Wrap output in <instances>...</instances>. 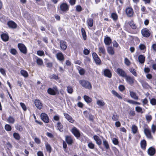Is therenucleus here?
Here are the masks:
<instances>
[{
	"mask_svg": "<svg viewBox=\"0 0 156 156\" xmlns=\"http://www.w3.org/2000/svg\"><path fill=\"white\" fill-rule=\"evenodd\" d=\"M111 17L114 21H116L118 19L117 15L115 13H113L111 14Z\"/></svg>",
	"mask_w": 156,
	"mask_h": 156,
	"instance_id": "43",
	"label": "nucleus"
},
{
	"mask_svg": "<svg viewBox=\"0 0 156 156\" xmlns=\"http://www.w3.org/2000/svg\"><path fill=\"white\" fill-rule=\"evenodd\" d=\"M7 122L10 124H14L15 122V119L12 116H10L7 119Z\"/></svg>",
	"mask_w": 156,
	"mask_h": 156,
	"instance_id": "28",
	"label": "nucleus"
},
{
	"mask_svg": "<svg viewBox=\"0 0 156 156\" xmlns=\"http://www.w3.org/2000/svg\"><path fill=\"white\" fill-rule=\"evenodd\" d=\"M51 79H53L56 80H57L58 79V76L55 74H53L50 76Z\"/></svg>",
	"mask_w": 156,
	"mask_h": 156,
	"instance_id": "56",
	"label": "nucleus"
},
{
	"mask_svg": "<svg viewBox=\"0 0 156 156\" xmlns=\"http://www.w3.org/2000/svg\"><path fill=\"white\" fill-rule=\"evenodd\" d=\"M13 136L14 138L17 140H19L20 138V135L17 133H15L13 134Z\"/></svg>",
	"mask_w": 156,
	"mask_h": 156,
	"instance_id": "42",
	"label": "nucleus"
},
{
	"mask_svg": "<svg viewBox=\"0 0 156 156\" xmlns=\"http://www.w3.org/2000/svg\"><path fill=\"white\" fill-rule=\"evenodd\" d=\"M127 82L130 85H132L134 82V79L133 77L126 75L125 77Z\"/></svg>",
	"mask_w": 156,
	"mask_h": 156,
	"instance_id": "3",
	"label": "nucleus"
},
{
	"mask_svg": "<svg viewBox=\"0 0 156 156\" xmlns=\"http://www.w3.org/2000/svg\"><path fill=\"white\" fill-rule=\"evenodd\" d=\"M5 129L7 131H10L11 130L12 128L11 126L9 124H6L5 126Z\"/></svg>",
	"mask_w": 156,
	"mask_h": 156,
	"instance_id": "49",
	"label": "nucleus"
},
{
	"mask_svg": "<svg viewBox=\"0 0 156 156\" xmlns=\"http://www.w3.org/2000/svg\"><path fill=\"white\" fill-rule=\"evenodd\" d=\"M112 141L113 143L116 145L118 144V140L115 138H113L112 139Z\"/></svg>",
	"mask_w": 156,
	"mask_h": 156,
	"instance_id": "59",
	"label": "nucleus"
},
{
	"mask_svg": "<svg viewBox=\"0 0 156 156\" xmlns=\"http://www.w3.org/2000/svg\"><path fill=\"white\" fill-rule=\"evenodd\" d=\"M92 55L95 63L98 65H100L101 61L97 54L95 52H94L93 53Z\"/></svg>",
	"mask_w": 156,
	"mask_h": 156,
	"instance_id": "2",
	"label": "nucleus"
},
{
	"mask_svg": "<svg viewBox=\"0 0 156 156\" xmlns=\"http://www.w3.org/2000/svg\"><path fill=\"white\" fill-rule=\"evenodd\" d=\"M151 129L153 133L154 134L156 130V126L153 124L151 127Z\"/></svg>",
	"mask_w": 156,
	"mask_h": 156,
	"instance_id": "52",
	"label": "nucleus"
},
{
	"mask_svg": "<svg viewBox=\"0 0 156 156\" xmlns=\"http://www.w3.org/2000/svg\"><path fill=\"white\" fill-rule=\"evenodd\" d=\"M45 146L47 151L49 152H51V148L50 145L48 143H47L45 144Z\"/></svg>",
	"mask_w": 156,
	"mask_h": 156,
	"instance_id": "45",
	"label": "nucleus"
},
{
	"mask_svg": "<svg viewBox=\"0 0 156 156\" xmlns=\"http://www.w3.org/2000/svg\"><path fill=\"white\" fill-rule=\"evenodd\" d=\"M155 153V149L152 147H151L148 148V154L150 156L154 155Z\"/></svg>",
	"mask_w": 156,
	"mask_h": 156,
	"instance_id": "16",
	"label": "nucleus"
},
{
	"mask_svg": "<svg viewBox=\"0 0 156 156\" xmlns=\"http://www.w3.org/2000/svg\"><path fill=\"white\" fill-rule=\"evenodd\" d=\"M87 24L89 27H92L93 26V20L91 18H89L87 20Z\"/></svg>",
	"mask_w": 156,
	"mask_h": 156,
	"instance_id": "29",
	"label": "nucleus"
},
{
	"mask_svg": "<svg viewBox=\"0 0 156 156\" xmlns=\"http://www.w3.org/2000/svg\"><path fill=\"white\" fill-rule=\"evenodd\" d=\"M18 46L21 52L24 54L27 53V48L24 44H18Z\"/></svg>",
	"mask_w": 156,
	"mask_h": 156,
	"instance_id": "4",
	"label": "nucleus"
},
{
	"mask_svg": "<svg viewBox=\"0 0 156 156\" xmlns=\"http://www.w3.org/2000/svg\"><path fill=\"white\" fill-rule=\"evenodd\" d=\"M93 137L96 143L98 145H101L102 143V142L99 137L97 135L94 136Z\"/></svg>",
	"mask_w": 156,
	"mask_h": 156,
	"instance_id": "20",
	"label": "nucleus"
},
{
	"mask_svg": "<svg viewBox=\"0 0 156 156\" xmlns=\"http://www.w3.org/2000/svg\"><path fill=\"white\" fill-rule=\"evenodd\" d=\"M140 146L141 148L144 150H145L146 146V142L145 140H143L140 142Z\"/></svg>",
	"mask_w": 156,
	"mask_h": 156,
	"instance_id": "27",
	"label": "nucleus"
},
{
	"mask_svg": "<svg viewBox=\"0 0 156 156\" xmlns=\"http://www.w3.org/2000/svg\"><path fill=\"white\" fill-rule=\"evenodd\" d=\"M2 39L4 41H8L9 37L8 34H3L1 35Z\"/></svg>",
	"mask_w": 156,
	"mask_h": 156,
	"instance_id": "23",
	"label": "nucleus"
},
{
	"mask_svg": "<svg viewBox=\"0 0 156 156\" xmlns=\"http://www.w3.org/2000/svg\"><path fill=\"white\" fill-rule=\"evenodd\" d=\"M47 92L50 95H55L56 94V92L55 91V90L51 88H49L48 89Z\"/></svg>",
	"mask_w": 156,
	"mask_h": 156,
	"instance_id": "31",
	"label": "nucleus"
},
{
	"mask_svg": "<svg viewBox=\"0 0 156 156\" xmlns=\"http://www.w3.org/2000/svg\"><path fill=\"white\" fill-rule=\"evenodd\" d=\"M141 32L142 35L145 37H148L150 35V32L147 28H144L142 30Z\"/></svg>",
	"mask_w": 156,
	"mask_h": 156,
	"instance_id": "5",
	"label": "nucleus"
},
{
	"mask_svg": "<svg viewBox=\"0 0 156 156\" xmlns=\"http://www.w3.org/2000/svg\"><path fill=\"white\" fill-rule=\"evenodd\" d=\"M119 89L121 91H123L125 89V87L122 85H120L119 87Z\"/></svg>",
	"mask_w": 156,
	"mask_h": 156,
	"instance_id": "62",
	"label": "nucleus"
},
{
	"mask_svg": "<svg viewBox=\"0 0 156 156\" xmlns=\"http://www.w3.org/2000/svg\"><path fill=\"white\" fill-rule=\"evenodd\" d=\"M103 144L106 149H108L109 148V145L107 141L105 139L103 140Z\"/></svg>",
	"mask_w": 156,
	"mask_h": 156,
	"instance_id": "39",
	"label": "nucleus"
},
{
	"mask_svg": "<svg viewBox=\"0 0 156 156\" xmlns=\"http://www.w3.org/2000/svg\"><path fill=\"white\" fill-rule=\"evenodd\" d=\"M66 140L69 144H72L73 143V139L70 136H66Z\"/></svg>",
	"mask_w": 156,
	"mask_h": 156,
	"instance_id": "26",
	"label": "nucleus"
},
{
	"mask_svg": "<svg viewBox=\"0 0 156 156\" xmlns=\"http://www.w3.org/2000/svg\"><path fill=\"white\" fill-rule=\"evenodd\" d=\"M71 131L73 135L77 138L80 136V133L79 130L76 128L74 127L72 129Z\"/></svg>",
	"mask_w": 156,
	"mask_h": 156,
	"instance_id": "11",
	"label": "nucleus"
},
{
	"mask_svg": "<svg viewBox=\"0 0 156 156\" xmlns=\"http://www.w3.org/2000/svg\"><path fill=\"white\" fill-rule=\"evenodd\" d=\"M10 52L13 55H16L17 53V51L15 49L12 48L11 49Z\"/></svg>",
	"mask_w": 156,
	"mask_h": 156,
	"instance_id": "58",
	"label": "nucleus"
},
{
	"mask_svg": "<svg viewBox=\"0 0 156 156\" xmlns=\"http://www.w3.org/2000/svg\"><path fill=\"white\" fill-rule=\"evenodd\" d=\"M97 104L100 106H103L105 105V103L102 101L98 100L97 101Z\"/></svg>",
	"mask_w": 156,
	"mask_h": 156,
	"instance_id": "44",
	"label": "nucleus"
},
{
	"mask_svg": "<svg viewBox=\"0 0 156 156\" xmlns=\"http://www.w3.org/2000/svg\"><path fill=\"white\" fill-rule=\"evenodd\" d=\"M34 104L36 107L39 109H41L42 107V104L40 100L36 99L35 100Z\"/></svg>",
	"mask_w": 156,
	"mask_h": 156,
	"instance_id": "13",
	"label": "nucleus"
},
{
	"mask_svg": "<svg viewBox=\"0 0 156 156\" xmlns=\"http://www.w3.org/2000/svg\"><path fill=\"white\" fill-rule=\"evenodd\" d=\"M79 83L85 88L90 90L92 88V86L90 83L88 81L84 80H80L79 81Z\"/></svg>",
	"mask_w": 156,
	"mask_h": 156,
	"instance_id": "1",
	"label": "nucleus"
},
{
	"mask_svg": "<svg viewBox=\"0 0 156 156\" xmlns=\"http://www.w3.org/2000/svg\"><path fill=\"white\" fill-rule=\"evenodd\" d=\"M135 110L138 112H140L143 113V112L142 111V108L140 106H137L135 108Z\"/></svg>",
	"mask_w": 156,
	"mask_h": 156,
	"instance_id": "46",
	"label": "nucleus"
},
{
	"mask_svg": "<svg viewBox=\"0 0 156 156\" xmlns=\"http://www.w3.org/2000/svg\"><path fill=\"white\" fill-rule=\"evenodd\" d=\"M105 44L108 45H109L112 43V40L108 37H105L104 40Z\"/></svg>",
	"mask_w": 156,
	"mask_h": 156,
	"instance_id": "21",
	"label": "nucleus"
},
{
	"mask_svg": "<svg viewBox=\"0 0 156 156\" xmlns=\"http://www.w3.org/2000/svg\"><path fill=\"white\" fill-rule=\"evenodd\" d=\"M60 9L62 11L66 12L69 10V6L66 3H63L60 5Z\"/></svg>",
	"mask_w": 156,
	"mask_h": 156,
	"instance_id": "6",
	"label": "nucleus"
},
{
	"mask_svg": "<svg viewBox=\"0 0 156 156\" xmlns=\"http://www.w3.org/2000/svg\"><path fill=\"white\" fill-rule=\"evenodd\" d=\"M107 51L108 54L111 55H113L114 54V50L112 47H108L107 48Z\"/></svg>",
	"mask_w": 156,
	"mask_h": 156,
	"instance_id": "22",
	"label": "nucleus"
},
{
	"mask_svg": "<svg viewBox=\"0 0 156 156\" xmlns=\"http://www.w3.org/2000/svg\"><path fill=\"white\" fill-rule=\"evenodd\" d=\"M88 146L90 149H93L94 148V144L92 142H90L88 144Z\"/></svg>",
	"mask_w": 156,
	"mask_h": 156,
	"instance_id": "54",
	"label": "nucleus"
},
{
	"mask_svg": "<svg viewBox=\"0 0 156 156\" xmlns=\"http://www.w3.org/2000/svg\"><path fill=\"white\" fill-rule=\"evenodd\" d=\"M129 70L130 72L135 76H137V74L136 73V70L133 68H132L129 69Z\"/></svg>",
	"mask_w": 156,
	"mask_h": 156,
	"instance_id": "40",
	"label": "nucleus"
},
{
	"mask_svg": "<svg viewBox=\"0 0 156 156\" xmlns=\"http://www.w3.org/2000/svg\"><path fill=\"white\" fill-rule=\"evenodd\" d=\"M126 12L128 17L132 16L134 13L133 9L130 7L127 8L126 10Z\"/></svg>",
	"mask_w": 156,
	"mask_h": 156,
	"instance_id": "9",
	"label": "nucleus"
},
{
	"mask_svg": "<svg viewBox=\"0 0 156 156\" xmlns=\"http://www.w3.org/2000/svg\"><path fill=\"white\" fill-rule=\"evenodd\" d=\"M41 119L45 122L48 123L49 122V118L47 115L44 113H42L41 115Z\"/></svg>",
	"mask_w": 156,
	"mask_h": 156,
	"instance_id": "12",
	"label": "nucleus"
},
{
	"mask_svg": "<svg viewBox=\"0 0 156 156\" xmlns=\"http://www.w3.org/2000/svg\"><path fill=\"white\" fill-rule=\"evenodd\" d=\"M83 98L85 101L87 103H89L91 101V98L87 96L84 95L83 97Z\"/></svg>",
	"mask_w": 156,
	"mask_h": 156,
	"instance_id": "34",
	"label": "nucleus"
},
{
	"mask_svg": "<svg viewBox=\"0 0 156 156\" xmlns=\"http://www.w3.org/2000/svg\"><path fill=\"white\" fill-rule=\"evenodd\" d=\"M7 24L9 27L12 28H16L17 27L16 24L12 21H10L8 22Z\"/></svg>",
	"mask_w": 156,
	"mask_h": 156,
	"instance_id": "14",
	"label": "nucleus"
},
{
	"mask_svg": "<svg viewBox=\"0 0 156 156\" xmlns=\"http://www.w3.org/2000/svg\"><path fill=\"white\" fill-rule=\"evenodd\" d=\"M112 93L116 97L119 99H122V97L117 92L114 90H112Z\"/></svg>",
	"mask_w": 156,
	"mask_h": 156,
	"instance_id": "30",
	"label": "nucleus"
},
{
	"mask_svg": "<svg viewBox=\"0 0 156 156\" xmlns=\"http://www.w3.org/2000/svg\"><path fill=\"white\" fill-rule=\"evenodd\" d=\"M7 18L4 15H2L0 17V20L2 23L5 22Z\"/></svg>",
	"mask_w": 156,
	"mask_h": 156,
	"instance_id": "47",
	"label": "nucleus"
},
{
	"mask_svg": "<svg viewBox=\"0 0 156 156\" xmlns=\"http://www.w3.org/2000/svg\"><path fill=\"white\" fill-rule=\"evenodd\" d=\"M116 72L119 76L122 77H125L127 75L126 73L122 69L120 68H118L116 70Z\"/></svg>",
	"mask_w": 156,
	"mask_h": 156,
	"instance_id": "10",
	"label": "nucleus"
},
{
	"mask_svg": "<svg viewBox=\"0 0 156 156\" xmlns=\"http://www.w3.org/2000/svg\"><path fill=\"white\" fill-rule=\"evenodd\" d=\"M64 115L65 118L71 123H73L74 122V120L73 119L72 117L67 113H64Z\"/></svg>",
	"mask_w": 156,
	"mask_h": 156,
	"instance_id": "18",
	"label": "nucleus"
},
{
	"mask_svg": "<svg viewBox=\"0 0 156 156\" xmlns=\"http://www.w3.org/2000/svg\"><path fill=\"white\" fill-rule=\"evenodd\" d=\"M60 47L61 49L65 50L67 48L66 42L63 41H61L60 42Z\"/></svg>",
	"mask_w": 156,
	"mask_h": 156,
	"instance_id": "17",
	"label": "nucleus"
},
{
	"mask_svg": "<svg viewBox=\"0 0 156 156\" xmlns=\"http://www.w3.org/2000/svg\"><path fill=\"white\" fill-rule=\"evenodd\" d=\"M99 55L101 56V54L103 55V57L105 56L106 54V52L105 48L104 46L100 47L98 48Z\"/></svg>",
	"mask_w": 156,
	"mask_h": 156,
	"instance_id": "8",
	"label": "nucleus"
},
{
	"mask_svg": "<svg viewBox=\"0 0 156 156\" xmlns=\"http://www.w3.org/2000/svg\"><path fill=\"white\" fill-rule=\"evenodd\" d=\"M21 74L24 77H27L28 76V73L25 70H21L20 71Z\"/></svg>",
	"mask_w": 156,
	"mask_h": 156,
	"instance_id": "36",
	"label": "nucleus"
},
{
	"mask_svg": "<svg viewBox=\"0 0 156 156\" xmlns=\"http://www.w3.org/2000/svg\"><path fill=\"white\" fill-rule=\"evenodd\" d=\"M57 125L58 129L60 132H62L63 130L62 129V128L63 126V125L61 124V122H58Z\"/></svg>",
	"mask_w": 156,
	"mask_h": 156,
	"instance_id": "37",
	"label": "nucleus"
},
{
	"mask_svg": "<svg viewBox=\"0 0 156 156\" xmlns=\"http://www.w3.org/2000/svg\"><path fill=\"white\" fill-rule=\"evenodd\" d=\"M144 132L147 137L149 139H152L153 137L151 134L150 130L148 128H145L144 129Z\"/></svg>",
	"mask_w": 156,
	"mask_h": 156,
	"instance_id": "7",
	"label": "nucleus"
},
{
	"mask_svg": "<svg viewBox=\"0 0 156 156\" xmlns=\"http://www.w3.org/2000/svg\"><path fill=\"white\" fill-rule=\"evenodd\" d=\"M138 59L139 62L143 64L144 62L145 58L144 55H139Z\"/></svg>",
	"mask_w": 156,
	"mask_h": 156,
	"instance_id": "24",
	"label": "nucleus"
},
{
	"mask_svg": "<svg viewBox=\"0 0 156 156\" xmlns=\"http://www.w3.org/2000/svg\"><path fill=\"white\" fill-rule=\"evenodd\" d=\"M90 50H88L86 48H85L83 51V54L86 55H88L90 52Z\"/></svg>",
	"mask_w": 156,
	"mask_h": 156,
	"instance_id": "50",
	"label": "nucleus"
},
{
	"mask_svg": "<svg viewBox=\"0 0 156 156\" xmlns=\"http://www.w3.org/2000/svg\"><path fill=\"white\" fill-rule=\"evenodd\" d=\"M37 54L40 56L44 55V52L42 51H37Z\"/></svg>",
	"mask_w": 156,
	"mask_h": 156,
	"instance_id": "57",
	"label": "nucleus"
},
{
	"mask_svg": "<svg viewBox=\"0 0 156 156\" xmlns=\"http://www.w3.org/2000/svg\"><path fill=\"white\" fill-rule=\"evenodd\" d=\"M131 129L133 133L134 134H135L136 133L137 131V127L136 126L133 125L131 127Z\"/></svg>",
	"mask_w": 156,
	"mask_h": 156,
	"instance_id": "38",
	"label": "nucleus"
},
{
	"mask_svg": "<svg viewBox=\"0 0 156 156\" xmlns=\"http://www.w3.org/2000/svg\"><path fill=\"white\" fill-rule=\"evenodd\" d=\"M150 103L152 105H156V99L154 98H152L150 100Z\"/></svg>",
	"mask_w": 156,
	"mask_h": 156,
	"instance_id": "55",
	"label": "nucleus"
},
{
	"mask_svg": "<svg viewBox=\"0 0 156 156\" xmlns=\"http://www.w3.org/2000/svg\"><path fill=\"white\" fill-rule=\"evenodd\" d=\"M76 11L78 12H80L82 10V7L80 5H78L76 6Z\"/></svg>",
	"mask_w": 156,
	"mask_h": 156,
	"instance_id": "53",
	"label": "nucleus"
},
{
	"mask_svg": "<svg viewBox=\"0 0 156 156\" xmlns=\"http://www.w3.org/2000/svg\"><path fill=\"white\" fill-rule=\"evenodd\" d=\"M81 31L83 39L85 40L87 38V36L85 30L83 28H82L81 29Z\"/></svg>",
	"mask_w": 156,
	"mask_h": 156,
	"instance_id": "35",
	"label": "nucleus"
},
{
	"mask_svg": "<svg viewBox=\"0 0 156 156\" xmlns=\"http://www.w3.org/2000/svg\"><path fill=\"white\" fill-rule=\"evenodd\" d=\"M129 24L131 27L134 29H135L136 28V26L134 23V22L133 21H131L129 23Z\"/></svg>",
	"mask_w": 156,
	"mask_h": 156,
	"instance_id": "41",
	"label": "nucleus"
},
{
	"mask_svg": "<svg viewBox=\"0 0 156 156\" xmlns=\"http://www.w3.org/2000/svg\"><path fill=\"white\" fill-rule=\"evenodd\" d=\"M67 90L69 94H72L73 92V89L72 87L69 86L67 87Z\"/></svg>",
	"mask_w": 156,
	"mask_h": 156,
	"instance_id": "48",
	"label": "nucleus"
},
{
	"mask_svg": "<svg viewBox=\"0 0 156 156\" xmlns=\"http://www.w3.org/2000/svg\"><path fill=\"white\" fill-rule=\"evenodd\" d=\"M118 116L115 114H114L112 117V119L114 121L118 120Z\"/></svg>",
	"mask_w": 156,
	"mask_h": 156,
	"instance_id": "63",
	"label": "nucleus"
},
{
	"mask_svg": "<svg viewBox=\"0 0 156 156\" xmlns=\"http://www.w3.org/2000/svg\"><path fill=\"white\" fill-rule=\"evenodd\" d=\"M113 45L114 47L117 48L119 46V44L115 41L113 42Z\"/></svg>",
	"mask_w": 156,
	"mask_h": 156,
	"instance_id": "64",
	"label": "nucleus"
},
{
	"mask_svg": "<svg viewBox=\"0 0 156 156\" xmlns=\"http://www.w3.org/2000/svg\"><path fill=\"white\" fill-rule=\"evenodd\" d=\"M15 127L20 132L23 130V127L22 126L18 124L15 125Z\"/></svg>",
	"mask_w": 156,
	"mask_h": 156,
	"instance_id": "33",
	"label": "nucleus"
},
{
	"mask_svg": "<svg viewBox=\"0 0 156 156\" xmlns=\"http://www.w3.org/2000/svg\"><path fill=\"white\" fill-rule=\"evenodd\" d=\"M56 57L57 59L60 61H63L64 60V58L62 53L60 52L56 54Z\"/></svg>",
	"mask_w": 156,
	"mask_h": 156,
	"instance_id": "19",
	"label": "nucleus"
},
{
	"mask_svg": "<svg viewBox=\"0 0 156 156\" xmlns=\"http://www.w3.org/2000/svg\"><path fill=\"white\" fill-rule=\"evenodd\" d=\"M130 95L132 98L135 100H138V97L136 95V94L132 91H130Z\"/></svg>",
	"mask_w": 156,
	"mask_h": 156,
	"instance_id": "25",
	"label": "nucleus"
},
{
	"mask_svg": "<svg viewBox=\"0 0 156 156\" xmlns=\"http://www.w3.org/2000/svg\"><path fill=\"white\" fill-rule=\"evenodd\" d=\"M125 63L127 66H129L130 64V62L129 60L126 58L124 59Z\"/></svg>",
	"mask_w": 156,
	"mask_h": 156,
	"instance_id": "51",
	"label": "nucleus"
},
{
	"mask_svg": "<svg viewBox=\"0 0 156 156\" xmlns=\"http://www.w3.org/2000/svg\"><path fill=\"white\" fill-rule=\"evenodd\" d=\"M146 118L147 121L150 122L152 119V117L151 115H146Z\"/></svg>",
	"mask_w": 156,
	"mask_h": 156,
	"instance_id": "61",
	"label": "nucleus"
},
{
	"mask_svg": "<svg viewBox=\"0 0 156 156\" xmlns=\"http://www.w3.org/2000/svg\"><path fill=\"white\" fill-rule=\"evenodd\" d=\"M36 59L37 63L38 65L41 66L43 64V62L41 59L37 57H36Z\"/></svg>",
	"mask_w": 156,
	"mask_h": 156,
	"instance_id": "32",
	"label": "nucleus"
},
{
	"mask_svg": "<svg viewBox=\"0 0 156 156\" xmlns=\"http://www.w3.org/2000/svg\"><path fill=\"white\" fill-rule=\"evenodd\" d=\"M104 74L106 77L110 78L112 76V73L109 70L105 69L104 71Z\"/></svg>",
	"mask_w": 156,
	"mask_h": 156,
	"instance_id": "15",
	"label": "nucleus"
},
{
	"mask_svg": "<svg viewBox=\"0 0 156 156\" xmlns=\"http://www.w3.org/2000/svg\"><path fill=\"white\" fill-rule=\"evenodd\" d=\"M20 105L21 107H22V108L23 109L24 111L26 110H27L26 107L25 105L23 103L21 102L20 103Z\"/></svg>",
	"mask_w": 156,
	"mask_h": 156,
	"instance_id": "60",
	"label": "nucleus"
}]
</instances>
